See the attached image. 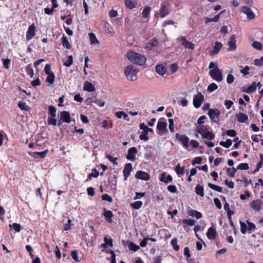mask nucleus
Here are the masks:
<instances>
[{
    "label": "nucleus",
    "mask_w": 263,
    "mask_h": 263,
    "mask_svg": "<svg viewBox=\"0 0 263 263\" xmlns=\"http://www.w3.org/2000/svg\"><path fill=\"white\" fill-rule=\"evenodd\" d=\"M106 158L110 161L113 163V164L115 165H117L118 163L117 161V158L114 157L110 155H107Z\"/></svg>",
    "instance_id": "nucleus-48"
},
{
    "label": "nucleus",
    "mask_w": 263,
    "mask_h": 263,
    "mask_svg": "<svg viewBox=\"0 0 263 263\" xmlns=\"http://www.w3.org/2000/svg\"><path fill=\"white\" fill-rule=\"evenodd\" d=\"M92 171L93 172L89 174L88 176V178L89 179H91L92 177L97 178L99 174V172L97 171L95 168H94L92 170Z\"/></svg>",
    "instance_id": "nucleus-58"
},
{
    "label": "nucleus",
    "mask_w": 263,
    "mask_h": 263,
    "mask_svg": "<svg viewBox=\"0 0 263 263\" xmlns=\"http://www.w3.org/2000/svg\"><path fill=\"white\" fill-rule=\"evenodd\" d=\"M184 167H180V166L178 164L175 168V171L177 175H182L184 173Z\"/></svg>",
    "instance_id": "nucleus-49"
},
{
    "label": "nucleus",
    "mask_w": 263,
    "mask_h": 263,
    "mask_svg": "<svg viewBox=\"0 0 263 263\" xmlns=\"http://www.w3.org/2000/svg\"><path fill=\"white\" fill-rule=\"evenodd\" d=\"M142 205V202L141 201H137L131 204V206L135 209H139Z\"/></svg>",
    "instance_id": "nucleus-45"
},
{
    "label": "nucleus",
    "mask_w": 263,
    "mask_h": 263,
    "mask_svg": "<svg viewBox=\"0 0 263 263\" xmlns=\"http://www.w3.org/2000/svg\"><path fill=\"white\" fill-rule=\"evenodd\" d=\"M62 43L64 47L67 49H69L71 47L70 44H69L68 39L66 37L63 36L62 39Z\"/></svg>",
    "instance_id": "nucleus-33"
},
{
    "label": "nucleus",
    "mask_w": 263,
    "mask_h": 263,
    "mask_svg": "<svg viewBox=\"0 0 263 263\" xmlns=\"http://www.w3.org/2000/svg\"><path fill=\"white\" fill-rule=\"evenodd\" d=\"M138 71V69L134 68L133 65H128L125 68L124 73L128 80L135 81Z\"/></svg>",
    "instance_id": "nucleus-2"
},
{
    "label": "nucleus",
    "mask_w": 263,
    "mask_h": 263,
    "mask_svg": "<svg viewBox=\"0 0 263 263\" xmlns=\"http://www.w3.org/2000/svg\"><path fill=\"white\" fill-rule=\"evenodd\" d=\"M220 114V111L217 109H209L208 115L211 119L214 122H218Z\"/></svg>",
    "instance_id": "nucleus-5"
},
{
    "label": "nucleus",
    "mask_w": 263,
    "mask_h": 263,
    "mask_svg": "<svg viewBox=\"0 0 263 263\" xmlns=\"http://www.w3.org/2000/svg\"><path fill=\"white\" fill-rule=\"evenodd\" d=\"M104 243L101 245L100 247L104 249L107 248L108 245L110 247L112 246V240L111 238L108 239L105 237L104 239Z\"/></svg>",
    "instance_id": "nucleus-26"
},
{
    "label": "nucleus",
    "mask_w": 263,
    "mask_h": 263,
    "mask_svg": "<svg viewBox=\"0 0 263 263\" xmlns=\"http://www.w3.org/2000/svg\"><path fill=\"white\" fill-rule=\"evenodd\" d=\"M226 169H227L228 175L231 177H234L235 174L236 173V171L238 170H236V168H235L234 167H232V168H227Z\"/></svg>",
    "instance_id": "nucleus-39"
},
{
    "label": "nucleus",
    "mask_w": 263,
    "mask_h": 263,
    "mask_svg": "<svg viewBox=\"0 0 263 263\" xmlns=\"http://www.w3.org/2000/svg\"><path fill=\"white\" fill-rule=\"evenodd\" d=\"M140 128L143 130V131H146L147 133H148V132H153V129L148 128L144 123H141L140 124Z\"/></svg>",
    "instance_id": "nucleus-52"
},
{
    "label": "nucleus",
    "mask_w": 263,
    "mask_h": 263,
    "mask_svg": "<svg viewBox=\"0 0 263 263\" xmlns=\"http://www.w3.org/2000/svg\"><path fill=\"white\" fill-rule=\"evenodd\" d=\"M226 134L230 137H234L236 135V132L233 129H229L227 131Z\"/></svg>",
    "instance_id": "nucleus-64"
},
{
    "label": "nucleus",
    "mask_w": 263,
    "mask_h": 263,
    "mask_svg": "<svg viewBox=\"0 0 263 263\" xmlns=\"http://www.w3.org/2000/svg\"><path fill=\"white\" fill-rule=\"evenodd\" d=\"M35 27L34 24H31L28 27L26 33V39L28 41L30 40L35 35Z\"/></svg>",
    "instance_id": "nucleus-11"
},
{
    "label": "nucleus",
    "mask_w": 263,
    "mask_h": 263,
    "mask_svg": "<svg viewBox=\"0 0 263 263\" xmlns=\"http://www.w3.org/2000/svg\"><path fill=\"white\" fill-rule=\"evenodd\" d=\"M209 75L213 80L217 82H221L223 80L222 73L219 68L210 70L209 71Z\"/></svg>",
    "instance_id": "nucleus-3"
},
{
    "label": "nucleus",
    "mask_w": 263,
    "mask_h": 263,
    "mask_svg": "<svg viewBox=\"0 0 263 263\" xmlns=\"http://www.w3.org/2000/svg\"><path fill=\"white\" fill-rule=\"evenodd\" d=\"M48 152V149H46L43 152H30L29 153V154L34 157H35L36 155H37L39 157L44 158L46 156Z\"/></svg>",
    "instance_id": "nucleus-23"
},
{
    "label": "nucleus",
    "mask_w": 263,
    "mask_h": 263,
    "mask_svg": "<svg viewBox=\"0 0 263 263\" xmlns=\"http://www.w3.org/2000/svg\"><path fill=\"white\" fill-rule=\"evenodd\" d=\"M48 109H49V114L51 116V117H53V118L55 117L56 116V111H57L56 108L52 105H50L48 107Z\"/></svg>",
    "instance_id": "nucleus-36"
},
{
    "label": "nucleus",
    "mask_w": 263,
    "mask_h": 263,
    "mask_svg": "<svg viewBox=\"0 0 263 263\" xmlns=\"http://www.w3.org/2000/svg\"><path fill=\"white\" fill-rule=\"evenodd\" d=\"M182 223H184V224H187V225H189L190 226H193L195 225V224L196 223V220H194V219H185L182 220Z\"/></svg>",
    "instance_id": "nucleus-41"
},
{
    "label": "nucleus",
    "mask_w": 263,
    "mask_h": 263,
    "mask_svg": "<svg viewBox=\"0 0 263 263\" xmlns=\"http://www.w3.org/2000/svg\"><path fill=\"white\" fill-rule=\"evenodd\" d=\"M83 89L88 92H93L96 90V88L91 83L86 81L84 83Z\"/></svg>",
    "instance_id": "nucleus-18"
},
{
    "label": "nucleus",
    "mask_w": 263,
    "mask_h": 263,
    "mask_svg": "<svg viewBox=\"0 0 263 263\" xmlns=\"http://www.w3.org/2000/svg\"><path fill=\"white\" fill-rule=\"evenodd\" d=\"M215 138V135L211 132H206L202 136V138L209 140H213Z\"/></svg>",
    "instance_id": "nucleus-37"
},
{
    "label": "nucleus",
    "mask_w": 263,
    "mask_h": 263,
    "mask_svg": "<svg viewBox=\"0 0 263 263\" xmlns=\"http://www.w3.org/2000/svg\"><path fill=\"white\" fill-rule=\"evenodd\" d=\"M167 123L165 122L159 121L157 124V128L163 133L167 132Z\"/></svg>",
    "instance_id": "nucleus-21"
},
{
    "label": "nucleus",
    "mask_w": 263,
    "mask_h": 263,
    "mask_svg": "<svg viewBox=\"0 0 263 263\" xmlns=\"http://www.w3.org/2000/svg\"><path fill=\"white\" fill-rule=\"evenodd\" d=\"M171 245L176 251L179 250V246L177 245V240L176 238H174L171 240Z\"/></svg>",
    "instance_id": "nucleus-50"
},
{
    "label": "nucleus",
    "mask_w": 263,
    "mask_h": 263,
    "mask_svg": "<svg viewBox=\"0 0 263 263\" xmlns=\"http://www.w3.org/2000/svg\"><path fill=\"white\" fill-rule=\"evenodd\" d=\"M103 215L106 218L108 219V221L109 222H111V218L113 216V214L111 211L105 210L103 213Z\"/></svg>",
    "instance_id": "nucleus-32"
},
{
    "label": "nucleus",
    "mask_w": 263,
    "mask_h": 263,
    "mask_svg": "<svg viewBox=\"0 0 263 263\" xmlns=\"http://www.w3.org/2000/svg\"><path fill=\"white\" fill-rule=\"evenodd\" d=\"M116 116L119 119L123 117L124 119H126V118L128 117V115L122 111L116 112Z\"/></svg>",
    "instance_id": "nucleus-55"
},
{
    "label": "nucleus",
    "mask_w": 263,
    "mask_h": 263,
    "mask_svg": "<svg viewBox=\"0 0 263 263\" xmlns=\"http://www.w3.org/2000/svg\"><path fill=\"white\" fill-rule=\"evenodd\" d=\"M60 118L64 122L69 123L71 122L70 114L67 111H62L60 113Z\"/></svg>",
    "instance_id": "nucleus-15"
},
{
    "label": "nucleus",
    "mask_w": 263,
    "mask_h": 263,
    "mask_svg": "<svg viewBox=\"0 0 263 263\" xmlns=\"http://www.w3.org/2000/svg\"><path fill=\"white\" fill-rule=\"evenodd\" d=\"M252 45L253 48H254L255 49H256L258 50H262V44L259 42L254 41L253 42Z\"/></svg>",
    "instance_id": "nucleus-43"
},
{
    "label": "nucleus",
    "mask_w": 263,
    "mask_h": 263,
    "mask_svg": "<svg viewBox=\"0 0 263 263\" xmlns=\"http://www.w3.org/2000/svg\"><path fill=\"white\" fill-rule=\"evenodd\" d=\"M73 63V58L72 55H69L67 60L65 62L64 65L66 67H69Z\"/></svg>",
    "instance_id": "nucleus-51"
},
{
    "label": "nucleus",
    "mask_w": 263,
    "mask_h": 263,
    "mask_svg": "<svg viewBox=\"0 0 263 263\" xmlns=\"http://www.w3.org/2000/svg\"><path fill=\"white\" fill-rule=\"evenodd\" d=\"M151 10V8L150 7H149V6L145 7L142 12L143 17L144 18L147 17Z\"/></svg>",
    "instance_id": "nucleus-42"
},
{
    "label": "nucleus",
    "mask_w": 263,
    "mask_h": 263,
    "mask_svg": "<svg viewBox=\"0 0 263 263\" xmlns=\"http://www.w3.org/2000/svg\"><path fill=\"white\" fill-rule=\"evenodd\" d=\"M240 231L241 232L245 234L246 233V231L247 230V225L243 222L240 221Z\"/></svg>",
    "instance_id": "nucleus-56"
},
{
    "label": "nucleus",
    "mask_w": 263,
    "mask_h": 263,
    "mask_svg": "<svg viewBox=\"0 0 263 263\" xmlns=\"http://www.w3.org/2000/svg\"><path fill=\"white\" fill-rule=\"evenodd\" d=\"M135 177L137 178L146 181L149 180L150 178L148 173L141 171H138L135 175Z\"/></svg>",
    "instance_id": "nucleus-16"
},
{
    "label": "nucleus",
    "mask_w": 263,
    "mask_h": 263,
    "mask_svg": "<svg viewBox=\"0 0 263 263\" xmlns=\"http://www.w3.org/2000/svg\"><path fill=\"white\" fill-rule=\"evenodd\" d=\"M222 47V45L220 42H216L215 43V45L213 47L214 49L213 51L210 52V55H214L218 53Z\"/></svg>",
    "instance_id": "nucleus-19"
},
{
    "label": "nucleus",
    "mask_w": 263,
    "mask_h": 263,
    "mask_svg": "<svg viewBox=\"0 0 263 263\" xmlns=\"http://www.w3.org/2000/svg\"><path fill=\"white\" fill-rule=\"evenodd\" d=\"M232 141L230 139H227L225 142L221 141L219 144L226 148L230 147L232 145Z\"/></svg>",
    "instance_id": "nucleus-38"
},
{
    "label": "nucleus",
    "mask_w": 263,
    "mask_h": 263,
    "mask_svg": "<svg viewBox=\"0 0 263 263\" xmlns=\"http://www.w3.org/2000/svg\"><path fill=\"white\" fill-rule=\"evenodd\" d=\"M190 215L193 217H195L198 219L202 217V214L200 212L195 210L192 211Z\"/></svg>",
    "instance_id": "nucleus-54"
},
{
    "label": "nucleus",
    "mask_w": 263,
    "mask_h": 263,
    "mask_svg": "<svg viewBox=\"0 0 263 263\" xmlns=\"http://www.w3.org/2000/svg\"><path fill=\"white\" fill-rule=\"evenodd\" d=\"M196 131L202 135H203L208 131V129L205 126H199L196 127Z\"/></svg>",
    "instance_id": "nucleus-31"
},
{
    "label": "nucleus",
    "mask_w": 263,
    "mask_h": 263,
    "mask_svg": "<svg viewBox=\"0 0 263 263\" xmlns=\"http://www.w3.org/2000/svg\"><path fill=\"white\" fill-rule=\"evenodd\" d=\"M175 137L179 141L182 143L184 147L186 148L188 147L189 138L186 135L177 133Z\"/></svg>",
    "instance_id": "nucleus-8"
},
{
    "label": "nucleus",
    "mask_w": 263,
    "mask_h": 263,
    "mask_svg": "<svg viewBox=\"0 0 263 263\" xmlns=\"http://www.w3.org/2000/svg\"><path fill=\"white\" fill-rule=\"evenodd\" d=\"M202 161V159L200 157H195L192 161V164H200Z\"/></svg>",
    "instance_id": "nucleus-60"
},
{
    "label": "nucleus",
    "mask_w": 263,
    "mask_h": 263,
    "mask_svg": "<svg viewBox=\"0 0 263 263\" xmlns=\"http://www.w3.org/2000/svg\"><path fill=\"white\" fill-rule=\"evenodd\" d=\"M137 153V149L135 147L130 148L128 150L126 158L132 161L135 160V155Z\"/></svg>",
    "instance_id": "nucleus-13"
},
{
    "label": "nucleus",
    "mask_w": 263,
    "mask_h": 263,
    "mask_svg": "<svg viewBox=\"0 0 263 263\" xmlns=\"http://www.w3.org/2000/svg\"><path fill=\"white\" fill-rule=\"evenodd\" d=\"M139 138L141 140L147 141L148 139L147 133L146 131L142 132V134L140 135Z\"/></svg>",
    "instance_id": "nucleus-61"
},
{
    "label": "nucleus",
    "mask_w": 263,
    "mask_h": 263,
    "mask_svg": "<svg viewBox=\"0 0 263 263\" xmlns=\"http://www.w3.org/2000/svg\"><path fill=\"white\" fill-rule=\"evenodd\" d=\"M157 43H158V42L156 40H154V39L152 40L149 42L147 43V44L146 45V48L149 50H151V49H152V48L156 46Z\"/></svg>",
    "instance_id": "nucleus-30"
},
{
    "label": "nucleus",
    "mask_w": 263,
    "mask_h": 263,
    "mask_svg": "<svg viewBox=\"0 0 263 263\" xmlns=\"http://www.w3.org/2000/svg\"><path fill=\"white\" fill-rule=\"evenodd\" d=\"M125 5L130 9H133L135 7V5L131 0H125Z\"/></svg>",
    "instance_id": "nucleus-47"
},
{
    "label": "nucleus",
    "mask_w": 263,
    "mask_h": 263,
    "mask_svg": "<svg viewBox=\"0 0 263 263\" xmlns=\"http://www.w3.org/2000/svg\"><path fill=\"white\" fill-rule=\"evenodd\" d=\"M204 100L203 96L200 93L195 95L193 98V105L195 108H199Z\"/></svg>",
    "instance_id": "nucleus-7"
},
{
    "label": "nucleus",
    "mask_w": 263,
    "mask_h": 263,
    "mask_svg": "<svg viewBox=\"0 0 263 263\" xmlns=\"http://www.w3.org/2000/svg\"><path fill=\"white\" fill-rule=\"evenodd\" d=\"M126 57L127 59L132 63L140 66L144 65L146 61L144 55L133 51L128 52Z\"/></svg>",
    "instance_id": "nucleus-1"
},
{
    "label": "nucleus",
    "mask_w": 263,
    "mask_h": 263,
    "mask_svg": "<svg viewBox=\"0 0 263 263\" xmlns=\"http://www.w3.org/2000/svg\"><path fill=\"white\" fill-rule=\"evenodd\" d=\"M133 170L132 165L128 163L125 165L123 170L124 180H126Z\"/></svg>",
    "instance_id": "nucleus-14"
},
{
    "label": "nucleus",
    "mask_w": 263,
    "mask_h": 263,
    "mask_svg": "<svg viewBox=\"0 0 263 263\" xmlns=\"http://www.w3.org/2000/svg\"><path fill=\"white\" fill-rule=\"evenodd\" d=\"M217 232L215 228L210 227L207 232L206 236L209 239H214L216 238Z\"/></svg>",
    "instance_id": "nucleus-17"
},
{
    "label": "nucleus",
    "mask_w": 263,
    "mask_h": 263,
    "mask_svg": "<svg viewBox=\"0 0 263 263\" xmlns=\"http://www.w3.org/2000/svg\"><path fill=\"white\" fill-rule=\"evenodd\" d=\"M9 227H12L16 232H20L21 230V226L17 223H14L12 225L9 224Z\"/></svg>",
    "instance_id": "nucleus-46"
},
{
    "label": "nucleus",
    "mask_w": 263,
    "mask_h": 263,
    "mask_svg": "<svg viewBox=\"0 0 263 263\" xmlns=\"http://www.w3.org/2000/svg\"><path fill=\"white\" fill-rule=\"evenodd\" d=\"M129 249L130 250L134 251V252L137 251L138 250L140 249L138 245H136L134 242H131L129 246Z\"/></svg>",
    "instance_id": "nucleus-53"
},
{
    "label": "nucleus",
    "mask_w": 263,
    "mask_h": 263,
    "mask_svg": "<svg viewBox=\"0 0 263 263\" xmlns=\"http://www.w3.org/2000/svg\"><path fill=\"white\" fill-rule=\"evenodd\" d=\"M102 199L103 200L107 201L109 202H111L112 201L111 197L107 194H103L102 196Z\"/></svg>",
    "instance_id": "nucleus-63"
},
{
    "label": "nucleus",
    "mask_w": 263,
    "mask_h": 263,
    "mask_svg": "<svg viewBox=\"0 0 263 263\" xmlns=\"http://www.w3.org/2000/svg\"><path fill=\"white\" fill-rule=\"evenodd\" d=\"M177 41H179L185 48L191 50H193L195 48V45L193 43L188 41L184 36H180L177 39Z\"/></svg>",
    "instance_id": "nucleus-4"
},
{
    "label": "nucleus",
    "mask_w": 263,
    "mask_h": 263,
    "mask_svg": "<svg viewBox=\"0 0 263 263\" xmlns=\"http://www.w3.org/2000/svg\"><path fill=\"white\" fill-rule=\"evenodd\" d=\"M156 71L160 75L163 76L165 74L166 70L162 65H158L156 66Z\"/></svg>",
    "instance_id": "nucleus-28"
},
{
    "label": "nucleus",
    "mask_w": 263,
    "mask_h": 263,
    "mask_svg": "<svg viewBox=\"0 0 263 263\" xmlns=\"http://www.w3.org/2000/svg\"><path fill=\"white\" fill-rule=\"evenodd\" d=\"M18 106L21 110L27 111L29 109V107L26 105V103L23 101H20L18 104Z\"/></svg>",
    "instance_id": "nucleus-34"
},
{
    "label": "nucleus",
    "mask_w": 263,
    "mask_h": 263,
    "mask_svg": "<svg viewBox=\"0 0 263 263\" xmlns=\"http://www.w3.org/2000/svg\"><path fill=\"white\" fill-rule=\"evenodd\" d=\"M173 180L172 176L170 175H168L167 177H166L165 173H162L161 174V177L160 178V180L161 181L164 182L165 183H168L169 182H171Z\"/></svg>",
    "instance_id": "nucleus-25"
},
{
    "label": "nucleus",
    "mask_w": 263,
    "mask_h": 263,
    "mask_svg": "<svg viewBox=\"0 0 263 263\" xmlns=\"http://www.w3.org/2000/svg\"><path fill=\"white\" fill-rule=\"evenodd\" d=\"M256 89V83H253L251 85L249 86L247 88H245V87H243V91L250 93L254 91H255Z\"/></svg>",
    "instance_id": "nucleus-24"
},
{
    "label": "nucleus",
    "mask_w": 263,
    "mask_h": 263,
    "mask_svg": "<svg viewBox=\"0 0 263 263\" xmlns=\"http://www.w3.org/2000/svg\"><path fill=\"white\" fill-rule=\"evenodd\" d=\"M249 168V165L247 163H242L238 165L236 170H248Z\"/></svg>",
    "instance_id": "nucleus-44"
},
{
    "label": "nucleus",
    "mask_w": 263,
    "mask_h": 263,
    "mask_svg": "<svg viewBox=\"0 0 263 263\" xmlns=\"http://www.w3.org/2000/svg\"><path fill=\"white\" fill-rule=\"evenodd\" d=\"M195 192L197 195L202 197L204 196L203 187L200 184H198L196 186Z\"/></svg>",
    "instance_id": "nucleus-29"
},
{
    "label": "nucleus",
    "mask_w": 263,
    "mask_h": 263,
    "mask_svg": "<svg viewBox=\"0 0 263 263\" xmlns=\"http://www.w3.org/2000/svg\"><path fill=\"white\" fill-rule=\"evenodd\" d=\"M71 255L72 258L76 261H79L78 259V253L77 250H74L71 252Z\"/></svg>",
    "instance_id": "nucleus-62"
},
{
    "label": "nucleus",
    "mask_w": 263,
    "mask_h": 263,
    "mask_svg": "<svg viewBox=\"0 0 263 263\" xmlns=\"http://www.w3.org/2000/svg\"><path fill=\"white\" fill-rule=\"evenodd\" d=\"M26 70L28 75H29L31 77H32L34 74V72L33 69L30 67V65H28L26 68Z\"/></svg>",
    "instance_id": "nucleus-59"
},
{
    "label": "nucleus",
    "mask_w": 263,
    "mask_h": 263,
    "mask_svg": "<svg viewBox=\"0 0 263 263\" xmlns=\"http://www.w3.org/2000/svg\"><path fill=\"white\" fill-rule=\"evenodd\" d=\"M208 186L211 189H213V190L217 191L219 193H221L222 192V189L221 187L213 184L211 183H208Z\"/></svg>",
    "instance_id": "nucleus-35"
},
{
    "label": "nucleus",
    "mask_w": 263,
    "mask_h": 263,
    "mask_svg": "<svg viewBox=\"0 0 263 263\" xmlns=\"http://www.w3.org/2000/svg\"><path fill=\"white\" fill-rule=\"evenodd\" d=\"M263 202L260 200H255L250 203L251 207L256 211H259L262 209Z\"/></svg>",
    "instance_id": "nucleus-10"
},
{
    "label": "nucleus",
    "mask_w": 263,
    "mask_h": 263,
    "mask_svg": "<svg viewBox=\"0 0 263 263\" xmlns=\"http://www.w3.org/2000/svg\"><path fill=\"white\" fill-rule=\"evenodd\" d=\"M235 117L237 120L240 123H244L248 119L246 115L241 112L236 114Z\"/></svg>",
    "instance_id": "nucleus-22"
},
{
    "label": "nucleus",
    "mask_w": 263,
    "mask_h": 263,
    "mask_svg": "<svg viewBox=\"0 0 263 263\" xmlns=\"http://www.w3.org/2000/svg\"><path fill=\"white\" fill-rule=\"evenodd\" d=\"M241 11L245 14L247 16V18L250 20H253L255 17V13L247 6H244L241 7Z\"/></svg>",
    "instance_id": "nucleus-6"
},
{
    "label": "nucleus",
    "mask_w": 263,
    "mask_h": 263,
    "mask_svg": "<svg viewBox=\"0 0 263 263\" xmlns=\"http://www.w3.org/2000/svg\"><path fill=\"white\" fill-rule=\"evenodd\" d=\"M225 10L220 11L217 15H215L213 18H208L206 17L205 18V23L206 24H208L210 22H217L220 17V15L223 13L224 12Z\"/></svg>",
    "instance_id": "nucleus-20"
},
{
    "label": "nucleus",
    "mask_w": 263,
    "mask_h": 263,
    "mask_svg": "<svg viewBox=\"0 0 263 263\" xmlns=\"http://www.w3.org/2000/svg\"><path fill=\"white\" fill-rule=\"evenodd\" d=\"M55 76L53 73L48 74L46 78V82L48 83L47 86H50L54 83Z\"/></svg>",
    "instance_id": "nucleus-27"
},
{
    "label": "nucleus",
    "mask_w": 263,
    "mask_h": 263,
    "mask_svg": "<svg viewBox=\"0 0 263 263\" xmlns=\"http://www.w3.org/2000/svg\"><path fill=\"white\" fill-rule=\"evenodd\" d=\"M236 37L235 35H232L230 37V40L228 42L229 46L228 50L234 51L236 49Z\"/></svg>",
    "instance_id": "nucleus-12"
},
{
    "label": "nucleus",
    "mask_w": 263,
    "mask_h": 263,
    "mask_svg": "<svg viewBox=\"0 0 263 263\" xmlns=\"http://www.w3.org/2000/svg\"><path fill=\"white\" fill-rule=\"evenodd\" d=\"M167 3L165 2L161 4L159 10V15L161 17L163 18L169 14V11L167 8Z\"/></svg>",
    "instance_id": "nucleus-9"
},
{
    "label": "nucleus",
    "mask_w": 263,
    "mask_h": 263,
    "mask_svg": "<svg viewBox=\"0 0 263 263\" xmlns=\"http://www.w3.org/2000/svg\"><path fill=\"white\" fill-rule=\"evenodd\" d=\"M218 88V86L214 83L210 84L208 87V90L210 91H213Z\"/></svg>",
    "instance_id": "nucleus-57"
},
{
    "label": "nucleus",
    "mask_w": 263,
    "mask_h": 263,
    "mask_svg": "<svg viewBox=\"0 0 263 263\" xmlns=\"http://www.w3.org/2000/svg\"><path fill=\"white\" fill-rule=\"evenodd\" d=\"M89 36L91 44H98L99 43V41L94 33H90L89 34Z\"/></svg>",
    "instance_id": "nucleus-40"
}]
</instances>
